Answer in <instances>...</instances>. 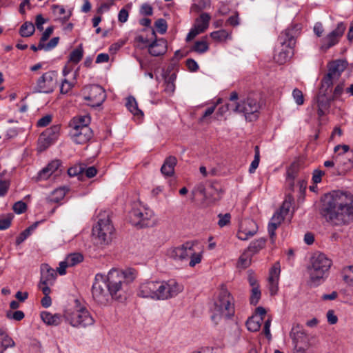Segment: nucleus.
<instances>
[{
  "instance_id": "obj_11",
  "label": "nucleus",
  "mask_w": 353,
  "mask_h": 353,
  "mask_svg": "<svg viewBox=\"0 0 353 353\" xmlns=\"http://www.w3.org/2000/svg\"><path fill=\"white\" fill-rule=\"evenodd\" d=\"M294 350L296 352L305 353L310 347L308 334L299 324H294L290 332Z\"/></svg>"
},
{
  "instance_id": "obj_34",
  "label": "nucleus",
  "mask_w": 353,
  "mask_h": 353,
  "mask_svg": "<svg viewBox=\"0 0 353 353\" xmlns=\"http://www.w3.org/2000/svg\"><path fill=\"white\" fill-rule=\"evenodd\" d=\"M90 123V117L88 116H80L73 118L70 122V127L71 130L75 129V125L78 128H83V126H88Z\"/></svg>"
},
{
  "instance_id": "obj_12",
  "label": "nucleus",
  "mask_w": 353,
  "mask_h": 353,
  "mask_svg": "<svg viewBox=\"0 0 353 353\" xmlns=\"http://www.w3.org/2000/svg\"><path fill=\"white\" fill-rule=\"evenodd\" d=\"M82 92L84 100L88 101V105L92 107L101 105L106 98L105 90L99 85H85Z\"/></svg>"
},
{
  "instance_id": "obj_9",
  "label": "nucleus",
  "mask_w": 353,
  "mask_h": 353,
  "mask_svg": "<svg viewBox=\"0 0 353 353\" xmlns=\"http://www.w3.org/2000/svg\"><path fill=\"white\" fill-rule=\"evenodd\" d=\"M106 288L105 276L102 274H97L92 285V294L94 301L99 305H106L112 299Z\"/></svg>"
},
{
  "instance_id": "obj_3",
  "label": "nucleus",
  "mask_w": 353,
  "mask_h": 353,
  "mask_svg": "<svg viewBox=\"0 0 353 353\" xmlns=\"http://www.w3.org/2000/svg\"><path fill=\"white\" fill-rule=\"evenodd\" d=\"M295 33L294 28H288L280 34L279 41L281 46L276 48L274 55V59L278 63H285L294 54Z\"/></svg>"
},
{
  "instance_id": "obj_24",
  "label": "nucleus",
  "mask_w": 353,
  "mask_h": 353,
  "mask_svg": "<svg viewBox=\"0 0 353 353\" xmlns=\"http://www.w3.org/2000/svg\"><path fill=\"white\" fill-rule=\"evenodd\" d=\"M61 165V163L59 160L52 161L38 173L37 179L39 181L46 180L53 174L59 172V168Z\"/></svg>"
},
{
  "instance_id": "obj_47",
  "label": "nucleus",
  "mask_w": 353,
  "mask_h": 353,
  "mask_svg": "<svg viewBox=\"0 0 353 353\" xmlns=\"http://www.w3.org/2000/svg\"><path fill=\"white\" fill-rule=\"evenodd\" d=\"M176 74H172L168 78L165 79V92L167 93H172L175 90L174 81L176 79Z\"/></svg>"
},
{
  "instance_id": "obj_36",
  "label": "nucleus",
  "mask_w": 353,
  "mask_h": 353,
  "mask_svg": "<svg viewBox=\"0 0 353 353\" xmlns=\"http://www.w3.org/2000/svg\"><path fill=\"white\" fill-rule=\"evenodd\" d=\"M65 195V190L64 188H60L54 190L48 197V200L50 203H58L62 200Z\"/></svg>"
},
{
  "instance_id": "obj_26",
  "label": "nucleus",
  "mask_w": 353,
  "mask_h": 353,
  "mask_svg": "<svg viewBox=\"0 0 353 353\" xmlns=\"http://www.w3.org/2000/svg\"><path fill=\"white\" fill-rule=\"evenodd\" d=\"M340 149H342L343 152H339L338 157H343L344 155H346V158L348 160L347 163L344 162V165L346 166L345 172L343 171L344 174L353 168V150H350L347 145H337L334 147V152H338Z\"/></svg>"
},
{
  "instance_id": "obj_62",
  "label": "nucleus",
  "mask_w": 353,
  "mask_h": 353,
  "mask_svg": "<svg viewBox=\"0 0 353 353\" xmlns=\"http://www.w3.org/2000/svg\"><path fill=\"white\" fill-rule=\"evenodd\" d=\"M141 14L145 16H151L153 13L152 7L148 3H144L141 6L140 10Z\"/></svg>"
},
{
  "instance_id": "obj_4",
  "label": "nucleus",
  "mask_w": 353,
  "mask_h": 353,
  "mask_svg": "<svg viewBox=\"0 0 353 353\" xmlns=\"http://www.w3.org/2000/svg\"><path fill=\"white\" fill-rule=\"evenodd\" d=\"M114 228L110 219L109 212H101L98 221L92 228V235L96 243L99 245H108L112 240Z\"/></svg>"
},
{
  "instance_id": "obj_1",
  "label": "nucleus",
  "mask_w": 353,
  "mask_h": 353,
  "mask_svg": "<svg viewBox=\"0 0 353 353\" xmlns=\"http://www.w3.org/2000/svg\"><path fill=\"white\" fill-rule=\"evenodd\" d=\"M321 214L327 221L337 225L353 222V194L336 190L325 196Z\"/></svg>"
},
{
  "instance_id": "obj_43",
  "label": "nucleus",
  "mask_w": 353,
  "mask_h": 353,
  "mask_svg": "<svg viewBox=\"0 0 353 353\" xmlns=\"http://www.w3.org/2000/svg\"><path fill=\"white\" fill-rule=\"evenodd\" d=\"M209 49V46L208 42L204 40L197 41L194 43V46L192 47V50L194 51L197 53L202 54L207 52Z\"/></svg>"
},
{
  "instance_id": "obj_45",
  "label": "nucleus",
  "mask_w": 353,
  "mask_h": 353,
  "mask_svg": "<svg viewBox=\"0 0 353 353\" xmlns=\"http://www.w3.org/2000/svg\"><path fill=\"white\" fill-rule=\"evenodd\" d=\"M66 263L69 265L70 267L74 266L77 264L81 263L83 256L80 253H72L69 254L66 258Z\"/></svg>"
},
{
  "instance_id": "obj_61",
  "label": "nucleus",
  "mask_w": 353,
  "mask_h": 353,
  "mask_svg": "<svg viewBox=\"0 0 353 353\" xmlns=\"http://www.w3.org/2000/svg\"><path fill=\"white\" fill-rule=\"evenodd\" d=\"M27 208L26 204L23 201H17L13 205V210L17 214H21L26 211Z\"/></svg>"
},
{
  "instance_id": "obj_50",
  "label": "nucleus",
  "mask_w": 353,
  "mask_h": 353,
  "mask_svg": "<svg viewBox=\"0 0 353 353\" xmlns=\"http://www.w3.org/2000/svg\"><path fill=\"white\" fill-rule=\"evenodd\" d=\"M190 259L189 265L190 267H194L196 264L201 263L202 259V252H196L194 248H192V254L189 255Z\"/></svg>"
},
{
  "instance_id": "obj_49",
  "label": "nucleus",
  "mask_w": 353,
  "mask_h": 353,
  "mask_svg": "<svg viewBox=\"0 0 353 353\" xmlns=\"http://www.w3.org/2000/svg\"><path fill=\"white\" fill-rule=\"evenodd\" d=\"M13 215L12 214H2L0 216V230H6L11 225Z\"/></svg>"
},
{
  "instance_id": "obj_8",
  "label": "nucleus",
  "mask_w": 353,
  "mask_h": 353,
  "mask_svg": "<svg viewBox=\"0 0 353 353\" xmlns=\"http://www.w3.org/2000/svg\"><path fill=\"white\" fill-rule=\"evenodd\" d=\"M121 274H119L117 269L110 270L105 277L106 286L112 299L121 301L123 299L124 290L123 281L121 279Z\"/></svg>"
},
{
  "instance_id": "obj_17",
  "label": "nucleus",
  "mask_w": 353,
  "mask_h": 353,
  "mask_svg": "<svg viewBox=\"0 0 353 353\" xmlns=\"http://www.w3.org/2000/svg\"><path fill=\"white\" fill-rule=\"evenodd\" d=\"M60 132L59 125H53L46 129L41 135L39 139L40 147L43 150L46 149L53 143H54L59 138Z\"/></svg>"
},
{
  "instance_id": "obj_64",
  "label": "nucleus",
  "mask_w": 353,
  "mask_h": 353,
  "mask_svg": "<svg viewBox=\"0 0 353 353\" xmlns=\"http://www.w3.org/2000/svg\"><path fill=\"white\" fill-rule=\"evenodd\" d=\"M186 66L190 72H196L199 69L197 63L192 59L186 60Z\"/></svg>"
},
{
  "instance_id": "obj_5",
  "label": "nucleus",
  "mask_w": 353,
  "mask_h": 353,
  "mask_svg": "<svg viewBox=\"0 0 353 353\" xmlns=\"http://www.w3.org/2000/svg\"><path fill=\"white\" fill-rule=\"evenodd\" d=\"M332 261L323 253H315L311 257L308 272L310 280L316 285L323 281L328 276Z\"/></svg>"
},
{
  "instance_id": "obj_25",
  "label": "nucleus",
  "mask_w": 353,
  "mask_h": 353,
  "mask_svg": "<svg viewBox=\"0 0 353 353\" xmlns=\"http://www.w3.org/2000/svg\"><path fill=\"white\" fill-rule=\"evenodd\" d=\"M347 62L343 60H336L330 63L328 65V72L327 73L329 76L338 80L341 75V73L346 68Z\"/></svg>"
},
{
  "instance_id": "obj_28",
  "label": "nucleus",
  "mask_w": 353,
  "mask_h": 353,
  "mask_svg": "<svg viewBox=\"0 0 353 353\" xmlns=\"http://www.w3.org/2000/svg\"><path fill=\"white\" fill-rule=\"evenodd\" d=\"M176 163V158L174 156H170L166 158L161 168V173L167 176H172Z\"/></svg>"
},
{
  "instance_id": "obj_38",
  "label": "nucleus",
  "mask_w": 353,
  "mask_h": 353,
  "mask_svg": "<svg viewBox=\"0 0 353 353\" xmlns=\"http://www.w3.org/2000/svg\"><path fill=\"white\" fill-rule=\"evenodd\" d=\"M126 107L132 114L136 116L143 115L142 111L139 109L137 102L133 97L127 99Z\"/></svg>"
},
{
  "instance_id": "obj_2",
  "label": "nucleus",
  "mask_w": 353,
  "mask_h": 353,
  "mask_svg": "<svg viewBox=\"0 0 353 353\" xmlns=\"http://www.w3.org/2000/svg\"><path fill=\"white\" fill-rule=\"evenodd\" d=\"M212 320L217 324L221 319H229L234 314V299L229 291L222 286L214 299Z\"/></svg>"
},
{
  "instance_id": "obj_44",
  "label": "nucleus",
  "mask_w": 353,
  "mask_h": 353,
  "mask_svg": "<svg viewBox=\"0 0 353 353\" xmlns=\"http://www.w3.org/2000/svg\"><path fill=\"white\" fill-rule=\"evenodd\" d=\"M85 170L84 164L75 165L68 170V174L70 176L82 177Z\"/></svg>"
},
{
  "instance_id": "obj_39",
  "label": "nucleus",
  "mask_w": 353,
  "mask_h": 353,
  "mask_svg": "<svg viewBox=\"0 0 353 353\" xmlns=\"http://www.w3.org/2000/svg\"><path fill=\"white\" fill-rule=\"evenodd\" d=\"M35 28L32 22H25L20 28L19 34L23 37H28L33 34Z\"/></svg>"
},
{
  "instance_id": "obj_56",
  "label": "nucleus",
  "mask_w": 353,
  "mask_h": 353,
  "mask_svg": "<svg viewBox=\"0 0 353 353\" xmlns=\"http://www.w3.org/2000/svg\"><path fill=\"white\" fill-rule=\"evenodd\" d=\"M74 87V83L68 81L66 79H63L60 86V92L61 94L68 93Z\"/></svg>"
},
{
  "instance_id": "obj_42",
  "label": "nucleus",
  "mask_w": 353,
  "mask_h": 353,
  "mask_svg": "<svg viewBox=\"0 0 353 353\" xmlns=\"http://www.w3.org/2000/svg\"><path fill=\"white\" fill-rule=\"evenodd\" d=\"M39 288L42 291V292L44 294V296L42 298V299L41 301V303L42 306L46 308L49 307L52 304V300H51L50 296H49V294L51 292L50 287L43 286V287Z\"/></svg>"
},
{
  "instance_id": "obj_58",
  "label": "nucleus",
  "mask_w": 353,
  "mask_h": 353,
  "mask_svg": "<svg viewBox=\"0 0 353 353\" xmlns=\"http://www.w3.org/2000/svg\"><path fill=\"white\" fill-rule=\"evenodd\" d=\"M344 81L340 82L336 85L333 92L332 91V96L333 97L334 100L339 98L341 95L343 94V92H344Z\"/></svg>"
},
{
  "instance_id": "obj_27",
  "label": "nucleus",
  "mask_w": 353,
  "mask_h": 353,
  "mask_svg": "<svg viewBox=\"0 0 353 353\" xmlns=\"http://www.w3.org/2000/svg\"><path fill=\"white\" fill-rule=\"evenodd\" d=\"M148 50L152 56L163 55L167 50V42L163 39L155 40L149 46Z\"/></svg>"
},
{
  "instance_id": "obj_13",
  "label": "nucleus",
  "mask_w": 353,
  "mask_h": 353,
  "mask_svg": "<svg viewBox=\"0 0 353 353\" xmlns=\"http://www.w3.org/2000/svg\"><path fill=\"white\" fill-rule=\"evenodd\" d=\"M153 216L152 210L141 204H135L129 213L130 223L141 228L148 226V221Z\"/></svg>"
},
{
  "instance_id": "obj_30",
  "label": "nucleus",
  "mask_w": 353,
  "mask_h": 353,
  "mask_svg": "<svg viewBox=\"0 0 353 353\" xmlns=\"http://www.w3.org/2000/svg\"><path fill=\"white\" fill-rule=\"evenodd\" d=\"M14 341L6 334L5 330L0 328V353H3L8 348L14 347Z\"/></svg>"
},
{
  "instance_id": "obj_20",
  "label": "nucleus",
  "mask_w": 353,
  "mask_h": 353,
  "mask_svg": "<svg viewBox=\"0 0 353 353\" xmlns=\"http://www.w3.org/2000/svg\"><path fill=\"white\" fill-rule=\"evenodd\" d=\"M257 231V225L252 220H245L240 225L237 232V237L240 240L245 241L253 236Z\"/></svg>"
},
{
  "instance_id": "obj_63",
  "label": "nucleus",
  "mask_w": 353,
  "mask_h": 353,
  "mask_svg": "<svg viewBox=\"0 0 353 353\" xmlns=\"http://www.w3.org/2000/svg\"><path fill=\"white\" fill-rule=\"evenodd\" d=\"M283 213V208H282L280 212H276L273 215L272 218L271 219V221H273L279 225L281 223V222L284 219V215Z\"/></svg>"
},
{
  "instance_id": "obj_53",
  "label": "nucleus",
  "mask_w": 353,
  "mask_h": 353,
  "mask_svg": "<svg viewBox=\"0 0 353 353\" xmlns=\"http://www.w3.org/2000/svg\"><path fill=\"white\" fill-rule=\"evenodd\" d=\"M210 6V0H199L196 3H194L192 9L196 12H200L205 8H208Z\"/></svg>"
},
{
  "instance_id": "obj_41",
  "label": "nucleus",
  "mask_w": 353,
  "mask_h": 353,
  "mask_svg": "<svg viewBox=\"0 0 353 353\" xmlns=\"http://www.w3.org/2000/svg\"><path fill=\"white\" fill-rule=\"evenodd\" d=\"M265 245V240L263 238L256 239L252 241L249 247L248 248V251L251 252L253 254L257 253L259 250L263 249Z\"/></svg>"
},
{
  "instance_id": "obj_10",
  "label": "nucleus",
  "mask_w": 353,
  "mask_h": 353,
  "mask_svg": "<svg viewBox=\"0 0 353 353\" xmlns=\"http://www.w3.org/2000/svg\"><path fill=\"white\" fill-rule=\"evenodd\" d=\"M57 74L54 71H48L37 79L32 88V93L49 94L54 91L57 86Z\"/></svg>"
},
{
  "instance_id": "obj_21",
  "label": "nucleus",
  "mask_w": 353,
  "mask_h": 353,
  "mask_svg": "<svg viewBox=\"0 0 353 353\" xmlns=\"http://www.w3.org/2000/svg\"><path fill=\"white\" fill-rule=\"evenodd\" d=\"M334 99L332 96L331 92H325L319 90L316 96V103L318 106V114L323 116L325 112L330 107V103Z\"/></svg>"
},
{
  "instance_id": "obj_59",
  "label": "nucleus",
  "mask_w": 353,
  "mask_h": 353,
  "mask_svg": "<svg viewBox=\"0 0 353 353\" xmlns=\"http://www.w3.org/2000/svg\"><path fill=\"white\" fill-rule=\"evenodd\" d=\"M219 221H218V225L221 227V228H223L224 226H225L226 225H228L230 221V218H231V216L229 213H226L225 214H219Z\"/></svg>"
},
{
  "instance_id": "obj_33",
  "label": "nucleus",
  "mask_w": 353,
  "mask_h": 353,
  "mask_svg": "<svg viewBox=\"0 0 353 353\" xmlns=\"http://www.w3.org/2000/svg\"><path fill=\"white\" fill-rule=\"evenodd\" d=\"M263 318L257 315H253L246 322L247 328L251 332H256L259 330Z\"/></svg>"
},
{
  "instance_id": "obj_31",
  "label": "nucleus",
  "mask_w": 353,
  "mask_h": 353,
  "mask_svg": "<svg viewBox=\"0 0 353 353\" xmlns=\"http://www.w3.org/2000/svg\"><path fill=\"white\" fill-rule=\"evenodd\" d=\"M42 321L48 325H58L61 323V316L57 314H52L48 312H42L41 313Z\"/></svg>"
},
{
  "instance_id": "obj_57",
  "label": "nucleus",
  "mask_w": 353,
  "mask_h": 353,
  "mask_svg": "<svg viewBox=\"0 0 353 353\" xmlns=\"http://www.w3.org/2000/svg\"><path fill=\"white\" fill-rule=\"evenodd\" d=\"M52 11L54 14L59 16L60 18L63 19L65 21L68 20L70 17L69 15L62 17V15H63L65 13V10L61 6L54 5L52 6Z\"/></svg>"
},
{
  "instance_id": "obj_46",
  "label": "nucleus",
  "mask_w": 353,
  "mask_h": 353,
  "mask_svg": "<svg viewBox=\"0 0 353 353\" xmlns=\"http://www.w3.org/2000/svg\"><path fill=\"white\" fill-rule=\"evenodd\" d=\"M229 33L225 30L214 31L210 34L212 39L216 41H225L229 37Z\"/></svg>"
},
{
  "instance_id": "obj_32",
  "label": "nucleus",
  "mask_w": 353,
  "mask_h": 353,
  "mask_svg": "<svg viewBox=\"0 0 353 353\" xmlns=\"http://www.w3.org/2000/svg\"><path fill=\"white\" fill-rule=\"evenodd\" d=\"M119 274H121V277L124 283H130L132 282L137 277V272L135 270L128 268L125 270L117 269Z\"/></svg>"
},
{
  "instance_id": "obj_15",
  "label": "nucleus",
  "mask_w": 353,
  "mask_h": 353,
  "mask_svg": "<svg viewBox=\"0 0 353 353\" xmlns=\"http://www.w3.org/2000/svg\"><path fill=\"white\" fill-rule=\"evenodd\" d=\"M345 29L346 26L343 22L339 23L334 30L321 39V49L325 52L336 45L343 37Z\"/></svg>"
},
{
  "instance_id": "obj_19",
  "label": "nucleus",
  "mask_w": 353,
  "mask_h": 353,
  "mask_svg": "<svg viewBox=\"0 0 353 353\" xmlns=\"http://www.w3.org/2000/svg\"><path fill=\"white\" fill-rule=\"evenodd\" d=\"M70 136L74 142L77 144H85L92 137V130L89 126H83L78 128L75 125V129L70 130Z\"/></svg>"
},
{
  "instance_id": "obj_54",
  "label": "nucleus",
  "mask_w": 353,
  "mask_h": 353,
  "mask_svg": "<svg viewBox=\"0 0 353 353\" xmlns=\"http://www.w3.org/2000/svg\"><path fill=\"white\" fill-rule=\"evenodd\" d=\"M292 97L295 103L298 105H303L304 103L303 94L301 90L298 88H295L292 91Z\"/></svg>"
},
{
  "instance_id": "obj_51",
  "label": "nucleus",
  "mask_w": 353,
  "mask_h": 353,
  "mask_svg": "<svg viewBox=\"0 0 353 353\" xmlns=\"http://www.w3.org/2000/svg\"><path fill=\"white\" fill-rule=\"evenodd\" d=\"M254 160L252 161L250 168H249V172L250 173H254L256 170V169L258 168L259 161H260V153H259V146H255L254 148Z\"/></svg>"
},
{
  "instance_id": "obj_18",
  "label": "nucleus",
  "mask_w": 353,
  "mask_h": 353,
  "mask_svg": "<svg viewBox=\"0 0 353 353\" xmlns=\"http://www.w3.org/2000/svg\"><path fill=\"white\" fill-rule=\"evenodd\" d=\"M193 242H186L182 245L176 248H172L168 251V255L174 260L183 261L189 259V255L192 254V248H194Z\"/></svg>"
},
{
  "instance_id": "obj_55",
  "label": "nucleus",
  "mask_w": 353,
  "mask_h": 353,
  "mask_svg": "<svg viewBox=\"0 0 353 353\" xmlns=\"http://www.w3.org/2000/svg\"><path fill=\"white\" fill-rule=\"evenodd\" d=\"M155 28L160 34H164L167 31L168 25L164 19H159L154 23Z\"/></svg>"
},
{
  "instance_id": "obj_6",
  "label": "nucleus",
  "mask_w": 353,
  "mask_h": 353,
  "mask_svg": "<svg viewBox=\"0 0 353 353\" xmlns=\"http://www.w3.org/2000/svg\"><path fill=\"white\" fill-rule=\"evenodd\" d=\"M261 108L259 97L254 93L249 94L246 97L241 99L235 105L227 104L226 110H232L235 112L244 114L245 119L250 121L257 118V113Z\"/></svg>"
},
{
  "instance_id": "obj_16",
  "label": "nucleus",
  "mask_w": 353,
  "mask_h": 353,
  "mask_svg": "<svg viewBox=\"0 0 353 353\" xmlns=\"http://www.w3.org/2000/svg\"><path fill=\"white\" fill-rule=\"evenodd\" d=\"M137 295L142 298L159 301V281H146L141 283Z\"/></svg>"
},
{
  "instance_id": "obj_40",
  "label": "nucleus",
  "mask_w": 353,
  "mask_h": 353,
  "mask_svg": "<svg viewBox=\"0 0 353 353\" xmlns=\"http://www.w3.org/2000/svg\"><path fill=\"white\" fill-rule=\"evenodd\" d=\"M83 56V50L82 45H80L70 52L69 57V61L77 64L81 60Z\"/></svg>"
},
{
  "instance_id": "obj_48",
  "label": "nucleus",
  "mask_w": 353,
  "mask_h": 353,
  "mask_svg": "<svg viewBox=\"0 0 353 353\" xmlns=\"http://www.w3.org/2000/svg\"><path fill=\"white\" fill-rule=\"evenodd\" d=\"M296 176V165H291L287 171V183L290 188L294 186V180Z\"/></svg>"
},
{
  "instance_id": "obj_37",
  "label": "nucleus",
  "mask_w": 353,
  "mask_h": 353,
  "mask_svg": "<svg viewBox=\"0 0 353 353\" xmlns=\"http://www.w3.org/2000/svg\"><path fill=\"white\" fill-rule=\"evenodd\" d=\"M336 81L337 80L332 78L331 76H329V74H327L321 80V87L319 88V90H321V92L325 91L327 92H332V87Z\"/></svg>"
},
{
  "instance_id": "obj_29",
  "label": "nucleus",
  "mask_w": 353,
  "mask_h": 353,
  "mask_svg": "<svg viewBox=\"0 0 353 353\" xmlns=\"http://www.w3.org/2000/svg\"><path fill=\"white\" fill-rule=\"evenodd\" d=\"M211 17L208 13L203 12L196 19L194 26L202 33L208 28Z\"/></svg>"
},
{
  "instance_id": "obj_23",
  "label": "nucleus",
  "mask_w": 353,
  "mask_h": 353,
  "mask_svg": "<svg viewBox=\"0 0 353 353\" xmlns=\"http://www.w3.org/2000/svg\"><path fill=\"white\" fill-rule=\"evenodd\" d=\"M41 280L39 288L52 285L56 276V271L51 268L48 264H43L41 267Z\"/></svg>"
},
{
  "instance_id": "obj_14",
  "label": "nucleus",
  "mask_w": 353,
  "mask_h": 353,
  "mask_svg": "<svg viewBox=\"0 0 353 353\" xmlns=\"http://www.w3.org/2000/svg\"><path fill=\"white\" fill-rule=\"evenodd\" d=\"M183 290V285L174 279L159 281V301L174 298Z\"/></svg>"
},
{
  "instance_id": "obj_35",
  "label": "nucleus",
  "mask_w": 353,
  "mask_h": 353,
  "mask_svg": "<svg viewBox=\"0 0 353 353\" xmlns=\"http://www.w3.org/2000/svg\"><path fill=\"white\" fill-rule=\"evenodd\" d=\"M343 280L350 286H353V265L345 266L341 271Z\"/></svg>"
},
{
  "instance_id": "obj_7",
  "label": "nucleus",
  "mask_w": 353,
  "mask_h": 353,
  "mask_svg": "<svg viewBox=\"0 0 353 353\" xmlns=\"http://www.w3.org/2000/svg\"><path fill=\"white\" fill-rule=\"evenodd\" d=\"M66 321L75 327H86L94 325L95 320L89 310L81 306H76L65 312Z\"/></svg>"
},
{
  "instance_id": "obj_52",
  "label": "nucleus",
  "mask_w": 353,
  "mask_h": 353,
  "mask_svg": "<svg viewBox=\"0 0 353 353\" xmlns=\"http://www.w3.org/2000/svg\"><path fill=\"white\" fill-rule=\"evenodd\" d=\"M261 293L259 289V286H255L254 288H252L250 303L252 305H256L259 303L261 299Z\"/></svg>"
},
{
  "instance_id": "obj_22",
  "label": "nucleus",
  "mask_w": 353,
  "mask_h": 353,
  "mask_svg": "<svg viewBox=\"0 0 353 353\" xmlns=\"http://www.w3.org/2000/svg\"><path fill=\"white\" fill-rule=\"evenodd\" d=\"M280 272V264L279 262H276L270 269L268 277V287L272 296L275 295L278 292Z\"/></svg>"
},
{
  "instance_id": "obj_60",
  "label": "nucleus",
  "mask_w": 353,
  "mask_h": 353,
  "mask_svg": "<svg viewBox=\"0 0 353 353\" xmlns=\"http://www.w3.org/2000/svg\"><path fill=\"white\" fill-rule=\"evenodd\" d=\"M250 256L248 254L247 252H244L239 259V264L245 268L250 264Z\"/></svg>"
}]
</instances>
